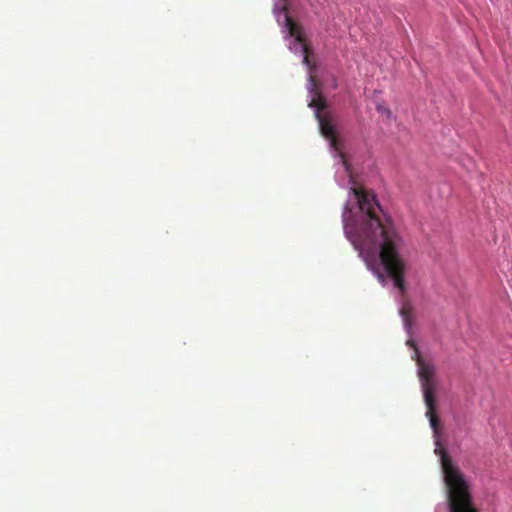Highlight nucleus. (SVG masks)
<instances>
[{
	"mask_svg": "<svg viewBox=\"0 0 512 512\" xmlns=\"http://www.w3.org/2000/svg\"><path fill=\"white\" fill-rule=\"evenodd\" d=\"M359 215L354 223H345L347 238L359 251L378 249L381 264L402 295L406 292V262L402 251L405 239L393 221L382 210L373 192L354 188ZM344 222L346 219L344 218Z\"/></svg>",
	"mask_w": 512,
	"mask_h": 512,
	"instance_id": "obj_1",
	"label": "nucleus"
},
{
	"mask_svg": "<svg viewBox=\"0 0 512 512\" xmlns=\"http://www.w3.org/2000/svg\"><path fill=\"white\" fill-rule=\"evenodd\" d=\"M439 452L449 512H479L463 473L453 464L445 450Z\"/></svg>",
	"mask_w": 512,
	"mask_h": 512,
	"instance_id": "obj_2",
	"label": "nucleus"
},
{
	"mask_svg": "<svg viewBox=\"0 0 512 512\" xmlns=\"http://www.w3.org/2000/svg\"><path fill=\"white\" fill-rule=\"evenodd\" d=\"M417 354V365H418V375L421 380L422 392L424 396V402L427 408L426 416L429 419L430 426L433 429L434 433H438L439 429V418L436 413V397H435V385H434V375L435 369L433 366L425 363L419 356L418 351Z\"/></svg>",
	"mask_w": 512,
	"mask_h": 512,
	"instance_id": "obj_3",
	"label": "nucleus"
},
{
	"mask_svg": "<svg viewBox=\"0 0 512 512\" xmlns=\"http://www.w3.org/2000/svg\"><path fill=\"white\" fill-rule=\"evenodd\" d=\"M308 89L310 93L313 94V98L309 102L308 106L316 109L315 116L318 119L321 134L330 141L331 147L341 154V148L334 125L326 116L320 113L326 108V102L325 99L321 96V91L318 87L317 79L312 74V72H310L309 75Z\"/></svg>",
	"mask_w": 512,
	"mask_h": 512,
	"instance_id": "obj_4",
	"label": "nucleus"
},
{
	"mask_svg": "<svg viewBox=\"0 0 512 512\" xmlns=\"http://www.w3.org/2000/svg\"><path fill=\"white\" fill-rule=\"evenodd\" d=\"M281 13L284 16V20L286 23V27L290 36L295 38V41L299 44L301 51L303 53V63L312 71L315 68V65L310 61V49L305 43V38L303 34L302 27L295 23L292 18L288 15L287 9L285 7L282 8Z\"/></svg>",
	"mask_w": 512,
	"mask_h": 512,
	"instance_id": "obj_5",
	"label": "nucleus"
},
{
	"mask_svg": "<svg viewBox=\"0 0 512 512\" xmlns=\"http://www.w3.org/2000/svg\"><path fill=\"white\" fill-rule=\"evenodd\" d=\"M400 313H401V316L404 319L405 324L409 325L411 306L409 304H404L403 307L400 310Z\"/></svg>",
	"mask_w": 512,
	"mask_h": 512,
	"instance_id": "obj_6",
	"label": "nucleus"
},
{
	"mask_svg": "<svg viewBox=\"0 0 512 512\" xmlns=\"http://www.w3.org/2000/svg\"><path fill=\"white\" fill-rule=\"evenodd\" d=\"M407 344L416 349L415 343L413 341L409 340Z\"/></svg>",
	"mask_w": 512,
	"mask_h": 512,
	"instance_id": "obj_7",
	"label": "nucleus"
}]
</instances>
